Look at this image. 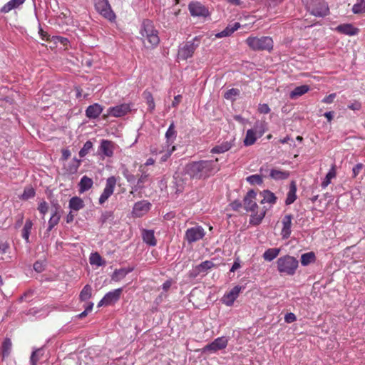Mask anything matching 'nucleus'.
<instances>
[{"mask_svg": "<svg viewBox=\"0 0 365 365\" xmlns=\"http://www.w3.org/2000/svg\"><path fill=\"white\" fill-rule=\"evenodd\" d=\"M240 266H241L240 265V260L237 257L235 260V262H234V263H233V264H232V267L230 269V272H235L237 269H238L240 267Z\"/></svg>", "mask_w": 365, "mask_h": 365, "instance_id": "nucleus-62", "label": "nucleus"}, {"mask_svg": "<svg viewBox=\"0 0 365 365\" xmlns=\"http://www.w3.org/2000/svg\"><path fill=\"white\" fill-rule=\"evenodd\" d=\"M242 287L240 286L234 287L228 293L224 295L222 297V302L226 305L230 306L233 304L235 300L238 297Z\"/></svg>", "mask_w": 365, "mask_h": 365, "instance_id": "nucleus-16", "label": "nucleus"}, {"mask_svg": "<svg viewBox=\"0 0 365 365\" xmlns=\"http://www.w3.org/2000/svg\"><path fill=\"white\" fill-rule=\"evenodd\" d=\"M336 97V93H331L327 96H326L323 100L322 102L325 103H331L334 101V99Z\"/></svg>", "mask_w": 365, "mask_h": 365, "instance_id": "nucleus-61", "label": "nucleus"}, {"mask_svg": "<svg viewBox=\"0 0 365 365\" xmlns=\"http://www.w3.org/2000/svg\"><path fill=\"white\" fill-rule=\"evenodd\" d=\"M84 202L83 200L78 197H73L69 200V207L74 211H78L83 208Z\"/></svg>", "mask_w": 365, "mask_h": 365, "instance_id": "nucleus-32", "label": "nucleus"}, {"mask_svg": "<svg viewBox=\"0 0 365 365\" xmlns=\"http://www.w3.org/2000/svg\"><path fill=\"white\" fill-rule=\"evenodd\" d=\"M257 193L253 190H250L247 195L245 196L243 202H244V207L247 212H254L256 208H257V205L255 201L256 199Z\"/></svg>", "mask_w": 365, "mask_h": 365, "instance_id": "nucleus-14", "label": "nucleus"}, {"mask_svg": "<svg viewBox=\"0 0 365 365\" xmlns=\"http://www.w3.org/2000/svg\"><path fill=\"white\" fill-rule=\"evenodd\" d=\"M32 222L30 220H27L22 230V237L27 242L29 241V235L32 228Z\"/></svg>", "mask_w": 365, "mask_h": 365, "instance_id": "nucleus-39", "label": "nucleus"}, {"mask_svg": "<svg viewBox=\"0 0 365 365\" xmlns=\"http://www.w3.org/2000/svg\"><path fill=\"white\" fill-rule=\"evenodd\" d=\"M307 10L311 14L323 17L327 16L329 12V9L324 0H302Z\"/></svg>", "mask_w": 365, "mask_h": 365, "instance_id": "nucleus-5", "label": "nucleus"}, {"mask_svg": "<svg viewBox=\"0 0 365 365\" xmlns=\"http://www.w3.org/2000/svg\"><path fill=\"white\" fill-rule=\"evenodd\" d=\"M92 294V287L89 284H86L81 290L79 298L81 301H86Z\"/></svg>", "mask_w": 365, "mask_h": 365, "instance_id": "nucleus-41", "label": "nucleus"}, {"mask_svg": "<svg viewBox=\"0 0 365 365\" xmlns=\"http://www.w3.org/2000/svg\"><path fill=\"white\" fill-rule=\"evenodd\" d=\"M48 208V205L45 201L41 202L38 207L39 212L43 215H45L47 212Z\"/></svg>", "mask_w": 365, "mask_h": 365, "instance_id": "nucleus-57", "label": "nucleus"}, {"mask_svg": "<svg viewBox=\"0 0 365 365\" xmlns=\"http://www.w3.org/2000/svg\"><path fill=\"white\" fill-rule=\"evenodd\" d=\"M297 186L294 181H292L289 185V190L287 193V197L285 200L286 205H289L292 204L297 198Z\"/></svg>", "mask_w": 365, "mask_h": 365, "instance_id": "nucleus-26", "label": "nucleus"}, {"mask_svg": "<svg viewBox=\"0 0 365 365\" xmlns=\"http://www.w3.org/2000/svg\"><path fill=\"white\" fill-rule=\"evenodd\" d=\"M228 344V339L225 336H221L215 339L212 342L207 344L202 349L203 352L210 351L215 353L220 350L225 349Z\"/></svg>", "mask_w": 365, "mask_h": 365, "instance_id": "nucleus-9", "label": "nucleus"}, {"mask_svg": "<svg viewBox=\"0 0 365 365\" xmlns=\"http://www.w3.org/2000/svg\"><path fill=\"white\" fill-rule=\"evenodd\" d=\"M95 7L105 18L110 21L115 18V15L111 9L108 0H97L95 3Z\"/></svg>", "mask_w": 365, "mask_h": 365, "instance_id": "nucleus-7", "label": "nucleus"}, {"mask_svg": "<svg viewBox=\"0 0 365 365\" xmlns=\"http://www.w3.org/2000/svg\"><path fill=\"white\" fill-rule=\"evenodd\" d=\"M217 162L218 158L192 162L185 165V173L190 179H205L220 170Z\"/></svg>", "mask_w": 365, "mask_h": 365, "instance_id": "nucleus-1", "label": "nucleus"}, {"mask_svg": "<svg viewBox=\"0 0 365 365\" xmlns=\"http://www.w3.org/2000/svg\"><path fill=\"white\" fill-rule=\"evenodd\" d=\"M187 175L185 173V169L182 172L175 173L173 176V182L176 187V192H181L184 188V186L187 182Z\"/></svg>", "mask_w": 365, "mask_h": 365, "instance_id": "nucleus-15", "label": "nucleus"}, {"mask_svg": "<svg viewBox=\"0 0 365 365\" xmlns=\"http://www.w3.org/2000/svg\"><path fill=\"white\" fill-rule=\"evenodd\" d=\"M12 349V342L11 339L9 338H5L3 341L1 346L0 347V353L2 356V359H5L7 358L11 352Z\"/></svg>", "mask_w": 365, "mask_h": 365, "instance_id": "nucleus-21", "label": "nucleus"}, {"mask_svg": "<svg viewBox=\"0 0 365 365\" xmlns=\"http://www.w3.org/2000/svg\"><path fill=\"white\" fill-rule=\"evenodd\" d=\"M230 206L234 210H238L242 207V203L239 200H235L230 204Z\"/></svg>", "mask_w": 365, "mask_h": 365, "instance_id": "nucleus-63", "label": "nucleus"}, {"mask_svg": "<svg viewBox=\"0 0 365 365\" xmlns=\"http://www.w3.org/2000/svg\"><path fill=\"white\" fill-rule=\"evenodd\" d=\"M61 219V215L52 214L48 221V232H50L58 222Z\"/></svg>", "mask_w": 365, "mask_h": 365, "instance_id": "nucleus-43", "label": "nucleus"}, {"mask_svg": "<svg viewBox=\"0 0 365 365\" xmlns=\"http://www.w3.org/2000/svg\"><path fill=\"white\" fill-rule=\"evenodd\" d=\"M93 148V143L88 140L85 143L83 147L79 151V155L81 158L86 156L90 150Z\"/></svg>", "mask_w": 365, "mask_h": 365, "instance_id": "nucleus-45", "label": "nucleus"}, {"mask_svg": "<svg viewBox=\"0 0 365 365\" xmlns=\"http://www.w3.org/2000/svg\"><path fill=\"white\" fill-rule=\"evenodd\" d=\"M189 11L193 16L205 17L209 15L208 9L200 2L195 1L189 4Z\"/></svg>", "mask_w": 365, "mask_h": 365, "instance_id": "nucleus-13", "label": "nucleus"}, {"mask_svg": "<svg viewBox=\"0 0 365 365\" xmlns=\"http://www.w3.org/2000/svg\"><path fill=\"white\" fill-rule=\"evenodd\" d=\"M200 43V38L199 36L195 37L192 41H186L185 44L179 48L178 57L182 60L192 57Z\"/></svg>", "mask_w": 365, "mask_h": 365, "instance_id": "nucleus-6", "label": "nucleus"}, {"mask_svg": "<svg viewBox=\"0 0 365 365\" xmlns=\"http://www.w3.org/2000/svg\"><path fill=\"white\" fill-rule=\"evenodd\" d=\"M205 235V230L201 226H195L186 230L185 239L191 244L202 239Z\"/></svg>", "mask_w": 365, "mask_h": 365, "instance_id": "nucleus-8", "label": "nucleus"}, {"mask_svg": "<svg viewBox=\"0 0 365 365\" xmlns=\"http://www.w3.org/2000/svg\"><path fill=\"white\" fill-rule=\"evenodd\" d=\"M35 195V191L32 187H29L24 190V193L22 195V197L24 200H27L31 198Z\"/></svg>", "mask_w": 365, "mask_h": 365, "instance_id": "nucleus-53", "label": "nucleus"}, {"mask_svg": "<svg viewBox=\"0 0 365 365\" xmlns=\"http://www.w3.org/2000/svg\"><path fill=\"white\" fill-rule=\"evenodd\" d=\"M34 269L37 272H41L43 270V263L38 261L36 262L34 264Z\"/></svg>", "mask_w": 365, "mask_h": 365, "instance_id": "nucleus-60", "label": "nucleus"}, {"mask_svg": "<svg viewBox=\"0 0 365 365\" xmlns=\"http://www.w3.org/2000/svg\"><path fill=\"white\" fill-rule=\"evenodd\" d=\"M309 90V86L307 85L297 86L290 93L289 97L292 99H295L308 92Z\"/></svg>", "mask_w": 365, "mask_h": 365, "instance_id": "nucleus-27", "label": "nucleus"}, {"mask_svg": "<svg viewBox=\"0 0 365 365\" xmlns=\"http://www.w3.org/2000/svg\"><path fill=\"white\" fill-rule=\"evenodd\" d=\"M90 264L92 265L102 266L105 264L102 257L98 252L92 253L89 258Z\"/></svg>", "mask_w": 365, "mask_h": 365, "instance_id": "nucleus-40", "label": "nucleus"}, {"mask_svg": "<svg viewBox=\"0 0 365 365\" xmlns=\"http://www.w3.org/2000/svg\"><path fill=\"white\" fill-rule=\"evenodd\" d=\"M335 30L340 34L348 35V36H354L358 34L359 29L354 27L351 24H340L336 27Z\"/></svg>", "mask_w": 365, "mask_h": 365, "instance_id": "nucleus-17", "label": "nucleus"}, {"mask_svg": "<svg viewBox=\"0 0 365 365\" xmlns=\"http://www.w3.org/2000/svg\"><path fill=\"white\" fill-rule=\"evenodd\" d=\"M279 252V248H269L264 252L263 258L266 261L271 262L278 256Z\"/></svg>", "mask_w": 365, "mask_h": 365, "instance_id": "nucleus-34", "label": "nucleus"}, {"mask_svg": "<svg viewBox=\"0 0 365 365\" xmlns=\"http://www.w3.org/2000/svg\"><path fill=\"white\" fill-rule=\"evenodd\" d=\"M232 146L233 144L230 141H225L213 147L210 152L216 154L224 153L228 151Z\"/></svg>", "mask_w": 365, "mask_h": 365, "instance_id": "nucleus-24", "label": "nucleus"}, {"mask_svg": "<svg viewBox=\"0 0 365 365\" xmlns=\"http://www.w3.org/2000/svg\"><path fill=\"white\" fill-rule=\"evenodd\" d=\"M93 180L86 175H84L80 180L79 187L80 192H83L89 189H91L93 186Z\"/></svg>", "mask_w": 365, "mask_h": 365, "instance_id": "nucleus-31", "label": "nucleus"}, {"mask_svg": "<svg viewBox=\"0 0 365 365\" xmlns=\"http://www.w3.org/2000/svg\"><path fill=\"white\" fill-rule=\"evenodd\" d=\"M103 107L98 103L89 106L86 110V115L88 118H96L103 111Z\"/></svg>", "mask_w": 365, "mask_h": 365, "instance_id": "nucleus-20", "label": "nucleus"}, {"mask_svg": "<svg viewBox=\"0 0 365 365\" xmlns=\"http://www.w3.org/2000/svg\"><path fill=\"white\" fill-rule=\"evenodd\" d=\"M143 241L150 246L156 245L154 232L153 230H145L143 233Z\"/></svg>", "mask_w": 365, "mask_h": 365, "instance_id": "nucleus-35", "label": "nucleus"}, {"mask_svg": "<svg viewBox=\"0 0 365 365\" xmlns=\"http://www.w3.org/2000/svg\"><path fill=\"white\" fill-rule=\"evenodd\" d=\"M158 31L155 29L153 22L148 19L144 20L140 27L141 39L147 48H153L158 45L160 38Z\"/></svg>", "mask_w": 365, "mask_h": 365, "instance_id": "nucleus-2", "label": "nucleus"}, {"mask_svg": "<svg viewBox=\"0 0 365 365\" xmlns=\"http://www.w3.org/2000/svg\"><path fill=\"white\" fill-rule=\"evenodd\" d=\"M113 218V212L111 211H105L101 214L100 220L103 224L106 222L108 220Z\"/></svg>", "mask_w": 365, "mask_h": 365, "instance_id": "nucleus-51", "label": "nucleus"}, {"mask_svg": "<svg viewBox=\"0 0 365 365\" xmlns=\"http://www.w3.org/2000/svg\"><path fill=\"white\" fill-rule=\"evenodd\" d=\"M336 176V172H335V170L334 168H332L329 172L327 174L324 180H323V182H322V185L321 186L323 187V188H325L327 187L331 182V180L334 178H335Z\"/></svg>", "mask_w": 365, "mask_h": 365, "instance_id": "nucleus-42", "label": "nucleus"}, {"mask_svg": "<svg viewBox=\"0 0 365 365\" xmlns=\"http://www.w3.org/2000/svg\"><path fill=\"white\" fill-rule=\"evenodd\" d=\"M289 176V173L276 169H271L269 177L275 180H284Z\"/></svg>", "mask_w": 365, "mask_h": 365, "instance_id": "nucleus-28", "label": "nucleus"}, {"mask_svg": "<svg viewBox=\"0 0 365 365\" xmlns=\"http://www.w3.org/2000/svg\"><path fill=\"white\" fill-rule=\"evenodd\" d=\"M130 111V104L123 103L116 106L110 107L107 110V113L103 115V118H107L109 115L119 118L126 115Z\"/></svg>", "mask_w": 365, "mask_h": 365, "instance_id": "nucleus-11", "label": "nucleus"}, {"mask_svg": "<svg viewBox=\"0 0 365 365\" xmlns=\"http://www.w3.org/2000/svg\"><path fill=\"white\" fill-rule=\"evenodd\" d=\"M315 259H316V257H315V255L314 252H310L304 253V254L302 255V256H301V264L303 266H307L309 264H310L311 262H314Z\"/></svg>", "mask_w": 365, "mask_h": 365, "instance_id": "nucleus-38", "label": "nucleus"}, {"mask_svg": "<svg viewBox=\"0 0 365 365\" xmlns=\"http://www.w3.org/2000/svg\"><path fill=\"white\" fill-rule=\"evenodd\" d=\"M144 96L146 99L147 104L148 105L149 111L153 112L155 106L152 94L150 92H145Z\"/></svg>", "mask_w": 365, "mask_h": 365, "instance_id": "nucleus-44", "label": "nucleus"}, {"mask_svg": "<svg viewBox=\"0 0 365 365\" xmlns=\"http://www.w3.org/2000/svg\"><path fill=\"white\" fill-rule=\"evenodd\" d=\"M364 165L362 163H358L353 168V178H356L359 175Z\"/></svg>", "mask_w": 365, "mask_h": 365, "instance_id": "nucleus-56", "label": "nucleus"}, {"mask_svg": "<svg viewBox=\"0 0 365 365\" xmlns=\"http://www.w3.org/2000/svg\"><path fill=\"white\" fill-rule=\"evenodd\" d=\"M116 184V179L111 176L106 180V187L100 196L99 203L103 205L113 193Z\"/></svg>", "mask_w": 365, "mask_h": 365, "instance_id": "nucleus-12", "label": "nucleus"}, {"mask_svg": "<svg viewBox=\"0 0 365 365\" xmlns=\"http://www.w3.org/2000/svg\"><path fill=\"white\" fill-rule=\"evenodd\" d=\"M133 269H126L125 268L115 269L111 276V279L115 282H118L123 279Z\"/></svg>", "mask_w": 365, "mask_h": 365, "instance_id": "nucleus-33", "label": "nucleus"}, {"mask_svg": "<svg viewBox=\"0 0 365 365\" xmlns=\"http://www.w3.org/2000/svg\"><path fill=\"white\" fill-rule=\"evenodd\" d=\"M24 1L25 0H10L0 11L2 13H8L13 9L17 8L19 6L21 5Z\"/></svg>", "mask_w": 365, "mask_h": 365, "instance_id": "nucleus-30", "label": "nucleus"}, {"mask_svg": "<svg viewBox=\"0 0 365 365\" xmlns=\"http://www.w3.org/2000/svg\"><path fill=\"white\" fill-rule=\"evenodd\" d=\"M42 354H41V349H37L34 351L30 359V362L31 365H37L38 361L40 360Z\"/></svg>", "mask_w": 365, "mask_h": 365, "instance_id": "nucleus-49", "label": "nucleus"}, {"mask_svg": "<svg viewBox=\"0 0 365 365\" xmlns=\"http://www.w3.org/2000/svg\"><path fill=\"white\" fill-rule=\"evenodd\" d=\"M123 289L118 288L108 292L99 302L98 307L108 306L118 302L122 294Z\"/></svg>", "mask_w": 365, "mask_h": 365, "instance_id": "nucleus-10", "label": "nucleus"}, {"mask_svg": "<svg viewBox=\"0 0 365 365\" xmlns=\"http://www.w3.org/2000/svg\"><path fill=\"white\" fill-rule=\"evenodd\" d=\"M240 94V91L237 88H231L226 91L224 94V97L226 99L234 101L235 96Z\"/></svg>", "mask_w": 365, "mask_h": 365, "instance_id": "nucleus-48", "label": "nucleus"}, {"mask_svg": "<svg viewBox=\"0 0 365 365\" xmlns=\"http://www.w3.org/2000/svg\"><path fill=\"white\" fill-rule=\"evenodd\" d=\"M260 195L263 197L260 202L262 204L264 202L274 204L276 202V196L273 192H272L269 190H265L263 192H260Z\"/></svg>", "mask_w": 365, "mask_h": 365, "instance_id": "nucleus-29", "label": "nucleus"}, {"mask_svg": "<svg viewBox=\"0 0 365 365\" xmlns=\"http://www.w3.org/2000/svg\"><path fill=\"white\" fill-rule=\"evenodd\" d=\"M258 110L260 113H264V114H267V113H269V111H270V108H269V106L266 103L260 104Z\"/></svg>", "mask_w": 365, "mask_h": 365, "instance_id": "nucleus-58", "label": "nucleus"}, {"mask_svg": "<svg viewBox=\"0 0 365 365\" xmlns=\"http://www.w3.org/2000/svg\"><path fill=\"white\" fill-rule=\"evenodd\" d=\"M113 143L111 141L107 140H102L101 143V151L108 157L113 155Z\"/></svg>", "mask_w": 365, "mask_h": 365, "instance_id": "nucleus-25", "label": "nucleus"}, {"mask_svg": "<svg viewBox=\"0 0 365 365\" xmlns=\"http://www.w3.org/2000/svg\"><path fill=\"white\" fill-rule=\"evenodd\" d=\"M173 284V280L172 279H168L167 281H165L163 284V289L165 291V292H167L170 288V287L172 286Z\"/></svg>", "mask_w": 365, "mask_h": 365, "instance_id": "nucleus-64", "label": "nucleus"}, {"mask_svg": "<svg viewBox=\"0 0 365 365\" xmlns=\"http://www.w3.org/2000/svg\"><path fill=\"white\" fill-rule=\"evenodd\" d=\"M354 14H361L365 12V0H361L360 2L354 4L352 8Z\"/></svg>", "mask_w": 365, "mask_h": 365, "instance_id": "nucleus-46", "label": "nucleus"}, {"mask_svg": "<svg viewBox=\"0 0 365 365\" xmlns=\"http://www.w3.org/2000/svg\"><path fill=\"white\" fill-rule=\"evenodd\" d=\"M165 137L168 141H170L171 139H173L175 138V125H174L173 123H172L170 125V126L165 133Z\"/></svg>", "mask_w": 365, "mask_h": 365, "instance_id": "nucleus-50", "label": "nucleus"}, {"mask_svg": "<svg viewBox=\"0 0 365 365\" xmlns=\"http://www.w3.org/2000/svg\"><path fill=\"white\" fill-rule=\"evenodd\" d=\"M148 178V174L143 173L141 175V176L139 178L137 182L136 185V190L140 189L143 187V184L147 181Z\"/></svg>", "mask_w": 365, "mask_h": 365, "instance_id": "nucleus-52", "label": "nucleus"}, {"mask_svg": "<svg viewBox=\"0 0 365 365\" xmlns=\"http://www.w3.org/2000/svg\"><path fill=\"white\" fill-rule=\"evenodd\" d=\"M150 207V204L146 201L138 202L134 205L133 213L136 217H140L149 210Z\"/></svg>", "mask_w": 365, "mask_h": 365, "instance_id": "nucleus-19", "label": "nucleus"}, {"mask_svg": "<svg viewBox=\"0 0 365 365\" xmlns=\"http://www.w3.org/2000/svg\"><path fill=\"white\" fill-rule=\"evenodd\" d=\"M175 150V146H173L172 148V150H170V151H167L166 153H165L164 154L162 155L161 158H160V161L161 162H165L169 158L170 156L171 155V153L172 152Z\"/></svg>", "mask_w": 365, "mask_h": 365, "instance_id": "nucleus-59", "label": "nucleus"}, {"mask_svg": "<svg viewBox=\"0 0 365 365\" xmlns=\"http://www.w3.org/2000/svg\"><path fill=\"white\" fill-rule=\"evenodd\" d=\"M246 43L254 51H271L273 48V40L269 36H250L246 39Z\"/></svg>", "mask_w": 365, "mask_h": 365, "instance_id": "nucleus-4", "label": "nucleus"}, {"mask_svg": "<svg viewBox=\"0 0 365 365\" xmlns=\"http://www.w3.org/2000/svg\"><path fill=\"white\" fill-rule=\"evenodd\" d=\"M348 108L353 110H359L361 108V104L360 102L354 101L348 105Z\"/></svg>", "mask_w": 365, "mask_h": 365, "instance_id": "nucleus-55", "label": "nucleus"}, {"mask_svg": "<svg viewBox=\"0 0 365 365\" xmlns=\"http://www.w3.org/2000/svg\"><path fill=\"white\" fill-rule=\"evenodd\" d=\"M247 181L251 185H261L262 183V177L261 175H252L247 178Z\"/></svg>", "mask_w": 365, "mask_h": 365, "instance_id": "nucleus-47", "label": "nucleus"}, {"mask_svg": "<svg viewBox=\"0 0 365 365\" xmlns=\"http://www.w3.org/2000/svg\"><path fill=\"white\" fill-rule=\"evenodd\" d=\"M214 263L211 261H205L200 263L198 266L195 267V269L190 274L192 277H196L198 274L202 272H206L209 269L214 267Z\"/></svg>", "mask_w": 365, "mask_h": 365, "instance_id": "nucleus-23", "label": "nucleus"}, {"mask_svg": "<svg viewBox=\"0 0 365 365\" xmlns=\"http://www.w3.org/2000/svg\"><path fill=\"white\" fill-rule=\"evenodd\" d=\"M257 140L256 132L252 129H250L247 131L245 138L244 140V144L246 146L253 145Z\"/></svg>", "mask_w": 365, "mask_h": 365, "instance_id": "nucleus-36", "label": "nucleus"}, {"mask_svg": "<svg viewBox=\"0 0 365 365\" xmlns=\"http://www.w3.org/2000/svg\"><path fill=\"white\" fill-rule=\"evenodd\" d=\"M292 215H286L282 219L283 227L282 229V236L284 239H287L291 235Z\"/></svg>", "mask_w": 365, "mask_h": 365, "instance_id": "nucleus-18", "label": "nucleus"}, {"mask_svg": "<svg viewBox=\"0 0 365 365\" xmlns=\"http://www.w3.org/2000/svg\"><path fill=\"white\" fill-rule=\"evenodd\" d=\"M277 270L279 273L292 276L295 274L299 265L298 260L290 255L279 257L277 261Z\"/></svg>", "mask_w": 365, "mask_h": 365, "instance_id": "nucleus-3", "label": "nucleus"}, {"mask_svg": "<svg viewBox=\"0 0 365 365\" xmlns=\"http://www.w3.org/2000/svg\"><path fill=\"white\" fill-rule=\"evenodd\" d=\"M266 214L265 210H262L259 213L256 212L251 215L250 223L253 225H258L261 223Z\"/></svg>", "mask_w": 365, "mask_h": 365, "instance_id": "nucleus-37", "label": "nucleus"}, {"mask_svg": "<svg viewBox=\"0 0 365 365\" xmlns=\"http://www.w3.org/2000/svg\"><path fill=\"white\" fill-rule=\"evenodd\" d=\"M240 27V24L238 22H235L234 24H229L223 31L217 33L215 36L217 38H222L230 36L232 34H233L235 31H237Z\"/></svg>", "mask_w": 365, "mask_h": 365, "instance_id": "nucleus-22", "label": "nucleus"}, {"mask_svg": "<svg viewBox=\"0 0 365 365\" xmlns=\"http://www.w3.org/2000/svg\"><path fill=\"white\" fill-rule=\"evenodd\" d=\"M271 169L269 168V166L267 165H264L261 167L259 172L262 177H269V172Z\"/></svg>", "mask_w": 365, "mask_h": 365, "instance_id": "nucleus-54", "label": "nucleus"}]
</instances>
